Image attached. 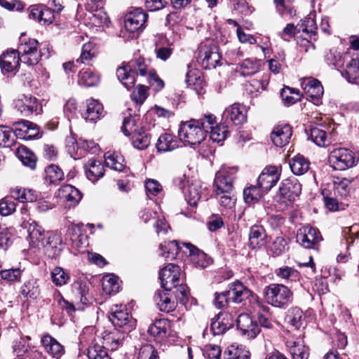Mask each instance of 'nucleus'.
Here are the masks:
<instances>
[{
	"label": "nucleus",
	"mask_w": 359,
	"mask_h": 359,
	"mask_svg": "<svg viewBox=\"0 0 359 359\" xmlns=\"http://www.w3.org/2000/svg\"><path fill=\"white\" fill-rule=\"evenodd\" d=\"M72 293L74 301L82 306H88L92 304L93 297L89 293V286L87 282L78 280L72 285Z\"/></svg>",
	"instance_id": "412c9836"
},
{
	"label": "nucleus",
	"mask_w": 359,
	"mask_h": 359,
	"mask_svg": "<svg viewBox=\"0 0 359 359\" xmlns=\"http://www.w3.org/2000/svg\"><path fill=\"white\" fill-rule=\"evenodd\" d=\"M263 191L258 185H251L243 190V198L248 205L257 203L262 196Z\"/></svg>",
	"instance_id": "3c124183"
},
{
	"label": "nucleus",
	"mask_w": 359,
	"mask_h": 359,
	"mask_svg": "<svg viewBox=\"0 0 359 359\" xmlns=\"http://www.w3.org/2000/svg\"><path fill=\"white\" fill-rule=\"evenodd\" d=\"M221 59L219 48L215 44L201 43L199 46L197 61L203 68L214 69L219 65Z\"/></svg>",
	"instance_id": "0eeeda50"
},
{
	"label": "nucleus",
	"mask_w": 359,
	"mask_h": 359,
	"mask_svg": "<svg viewBox=\"0 0 359 359\" xmlns=\"http://www.w3.org/2000/svg\"><path fill=\"white\" fill-rule=\"evenodd\" d=\"M20 292L27 299H37L40 294L39 280L34 278L27 280L22 285Z\"/></svg>",
	"instance_id": "58836bf2"
},
{
	"label": "nucleus",
	"mask_w": 359,
	"mask_h": 359,
	"mask_svg": "<svg viewBox=\"0 0 359 359\" xmlns=\"http://www.w3.org/2000/svg\"><path fill=\"white\" fill-rule=\"evenodd\" d=\"M41 342L46 353L50 355L53 358L59 359L64 355V346L50 334H47L43 335L41 338Z\"/></svg>",
	"instance_id": "c756f323"
},
{
	"label": "nucleus",
	"mask_w": 359,
	"mask_h": 359,
	"mask_svg": "<svg viewBox=\"0 0 359 359\" xmlns=\"http://www.w3.org/2000/svg\"><path fill=\"white\" fill-rule=\"evenodd\" d=\"M301 191L302 185L297 179H285L281 182L275 199L278 203L287 205L294 201Z\"/></svg>",
	"instance_id": "6e6552de"
},
{
	"label": "nucleus",
	"mask_w": 359,
	"mask_h": 359,
	"mask_svg": "<svg viewBox=\"0 0 359 359\" xmlns=\"http://www.w3.org/2000/svg\"><path fill=\"white\" fill-rule=\"evenodd\" d=\"M227 295L229 296L231 302L233 303H241L247 299L251 303L252 296H255V294L246 287L243 283L237 281L229 285V289L227 290Z\"/></svg>",
	"instance_id": "aec40b11"
},
{
	"label": "nucleus",
	"mask_w": 359,
	"mask_h": 359,
	"mask_svg": "<svg viewBox=\"0 0 359 359\" xmlns=\"http://www.w3.org/2000/svg\"><path fill=\"white\" fill-rule=\"evenodd\" d=\"M341 69L342 76L349 83H357L359 79V53H344Z\"/></svg>",
	"instance_id": "f8f14e48"
},
{
	"label": "nucleus",
	"mask_w": 359,
	"mask_h": 359,
	"mask_svg": "<svg viewBox=\"0 0 359 359\" xmlns=\"http://www.w3.org/2000/svg\"><path fill=\"white\" fill-rule=\"evenodd\" d=\"M209 133L210 137L213 142H221L226 139L228 134V130L226 126L224 125L216 124Z\"/></svg>",
	"instance_id": "338daca9"
},
{
	"label": "nucleus",
	"mask_w": 359,
	"mask_h": 359,
	"mask_svg": "<svg viewBox=\"0 0 359 359\" xmlns=\"http://www.w3.org/2000/svg\"><path fill=\"white\" fill-rule=\"evenodd\" d=\"M45 180L50 184H57L64 179V172L57 165L51 164L45 169Z\"/></svg>",
	"instance_id": "8fccbe9b"
},
{
	"label": "nucleus",
	"mask_w": 359,
	"mask_h": 359,
	"mask_svg": "<svg viewBox=\"0 0 359 359\" xmlns=\"http://www.w3.org/2000/svg\"><path fill=\"white\" fill-rule=\"evenodd\" d=\"M156 147L158 151H170L178 147V140L173 135L165 133L158 137Z\"/></svg>",
	"instance_id": "4c0bfd02"
},
{
	"label": "nucleus",
	"mask_w": 359,
	"mask_h": 359,
	"mask_svg": "<svg viewBox=\"0 0 359 359\" xmlns=\"http://www.w3.org/2000/svg\"><path fill=\"white\" fill-rule=\"evenodd\" d=\"M17 155L18 158L25 166L34 169L36 163V158L34 154L26 147H20L18 149Z\"/></svg>",
	"instance_id": "09e8293b"
},
{
	"label": "nucleus",
	"mask_w": 359,
	"mask_h": 359,
	"mask_svg": "<svg viewBox=\"0 0 359 359\" xmlns=\"http://www.w3.org/2000/svg\"><path fill=\"white\" fill-rule=\"evenodd\" d=\"M292 128L288 124H280L274 127L271 139L273 143L279 147H283L289 143L292 137Z\"/></svg>",
	"instance_id": "393cba45"
},
{
	"label": "nucleus",
	"mask_w": 359,
	"mask_h": 359,
	"mask_svg": "<svg viewBox=\"0 0 359 359\" xmlns=\"http://www.w3.org/2000/svg\"><path fill=\"white\" fill-rule=\"evenodd\" d=\"M20 56L17 50H7L0 57V67L2 71L13 72L19 66Z\"/></svg>",
	"instance_id": "c85d7f7f"
},
{
	"label": "nucleus",
	"mask_w": 359,
	"mask_h": 359,
	"mask_svg": "<svg viewBox=\"0 0 359 359\" xmlns=\"http://www.w3.org/2000/svg\"><path fill=\"white\" fill-rule=\"evenodd\" d=\"M236 170L234 168H222L215 174L214 187L215 194L219 196L222 193L231 192L233 187Z\"/></svg>",
	"instance_id": "9b49d317"
},
{
	"label": "nucleus",
	"mask_w": 359,
	"mask_h": 359,
	"mask_svg": "<svg viewBox=\"0 0 359 359\" xmlns=\"http://www.w3.org/2000/svg\"><path fill=\"white\" fill-rule=\"evenodd\" d=\"M137 119L136 115L132 116L131 114H129V116L124 117L121 130L126 136L130 137L140 130V128H139L136 124Z\"/></svg>",
	"instance_id": "13d9d810"
},
{
	"label": "nucleus",
	"mask_w": 359,
	"mask_h": 359,
	"mask_svg": "<svg viewBox=\"0 0 359 359\" xmlns=\"http://www.w3.org/2000/svg\"><path fill=\"white\" fill-rule=\"evenodd\" d=\"M237 327L248 339H254L260 332L259 325L248 313H241L237 318Z\"/></svg>",
	"instance_id": "6ab92c4d"
},
{
	"label": "nucleus",
	"mask_w": 359,
	"mask_h": 359,
	"mask_svg": "<svg viewBox=\"0 0 359 359\" xmlns=\"http://www.w3.org/2000/svg\"><path fill=\"white\" fill-rule=\"evenodd\" d=\"M104 345L95 344L88 349V359H111Z\"/></svg>",
	"instance_id": "e2e57ef3"
},
{
	"label": "nucleus",
	"mask_w": 359,
	"mask_h": 359,
	"mask_svg": "<svg viewBox=\"0 0 359 359\" xmlns=\"http://www.w3.org/2000/svg\"><path fill=\"white\" fill-rule=\"evenodd\" d=\"M233 326L230 315L228 313H219L212 319L209 328L203 331V336L208 335L209 333L214 336L224 334Z\"/></svg>",
	"instance_id": "dca6fc26"
},
{
	"label": "nucleus",
	"mask_w": 359,
	"mask_h": 359,
	"mask_svg": "<svg viewBox=\"0 0 359 359\" xmlns=\"http://www.w3.org/2000/svg\"><path fill=\"white\" fill-rule=\"evenodd\" d=\"M280 172L278 167L269 165L266 167L259 175L257 185L264 191H269L280 179Z\"/></svg>",
	"instance_id": "a211bd4d"
},
{
	"label": "nucleus",
	"mask_w": 359,
	"mask_h": 359,
	"mask_svg": "<svg viewBox=\"0 0 359 359\" xmlns=\"http://www.w3.org/2000/svg\"><path fill=\"white\" fill-rule=\"evenodd\" d=\"M79 76V83L85 86H93L100 81V76L89 69H82Z\"/></svg>",
	"instance_id": "6e6d98bb"
},
{
	"label": "nucleus",
	"mask_w": 359,
	"mask_h": 359,
	"mask_svg": "<svg viewBox=\"0 0 359 359\" xmlns=\"http://www.w3.org/2000/svg\"><path fill=\"white\" fill-rule=\"evenodd\" d=\"M222 116L234 125H241L246 121L247 109L243 104L234 103L224 110Z\"/></svg>",
	"instance_id": "b1692460"
},
{
	"label": "nucleus",
	"mask_w": 359,
	"mask_h": 359,
	"mask_svg": "<svg viewBox=\"0 0 359 359\" xmlns=\"http://www.w3.org/2000/svg\"><path fill=\"white\" fill-rule=\"evenodd\" d=\"M122 306L115 305L111 308L109 320L114 325V328L119 327L121 331L128 334L135 329L136 320L126 310L121 309Z\"/></svg>",
	"instance_id": "1a4fd4ad"
},
{
	"label": "nucleus",
	"mask_w": 359,
	"mask_h": 359,
	"mask_svg": "<svg viewBox=\"0 0 359 359\" xmlns=\"http://www.w3.org/2000/svg\"><path fill=\"white\" fill-rule=\"evenodd\" d=\"M266 243V233L262 226L253 225L250 229L249 245L252 249H259Z\"/></svg>",
	"instance_id": "2f4dec72"
},
{
	"label": "nucleus",
	"mask_w": 359,
	"mask_h": 359,
	"mask_svg": "<svg viewBox=\"0 0 359 359\" xmlns=\"http://www.w3.org/2000/svg\"><path fill=\"white\" fill-rule=\"evenodd\" d=\"M259 69V62L256 59L247 58L238 66L236 71L242 76H251Z\"/></svg>",
	"instance_id": "c03bdc74"
},
{
	"label": "nucleus",
	"mask_w": 359,
	"mask_h": 359,
	"mask_svg": "<svg viewBox=\"0 0 359 359\" xmlns=\"http://www.w3.org/2000/svg\"><path fill=\"white\" fill-rule=\"evenodd\" d=\"M250 353L242 346L232 344L224 353V359H249Z\"/></svg>",
	"instance_id": "a18cd8bd"
},
{
	"label": "nucleus",
	"mask_w": 359,
	"mask_h": 359,
	"mask_svg": "<svg viewBox=\"0 0 359 359\" xmlns=\"http://www.w3.org/2000/svg\"><path fill=\"white\" fill-rule=\"evenodd\" d=\"M180 268L174 264H168L159 271L161 287L166 291H170L176 284L180 283Z\"/></svg>",
	"instance_id": "4468645a"
},
{
	"label": "nucleus",
	"mask_w": 359,
	"mask_h": 359,
	"mask_svg": "<svg viewBox=\"0 0 359 359\" xmlns=\"http://www.w3.org/2000/svg\"><path fill=\"white\" fill-rule=\"evenodd\" d=\"M276 274L278 278L288 282H296L299 280L300 278L299 273L296 269L287 266L277 269Z\"/></svg>",
	"instance_id": "4d7b16f0"
},
{
	"label": "nucleus",
	"mask_w": 359,
	"mask_h": 359,
	"mask_svg": "<svg viewBox=\"0 0 359 359\" xmlns=\"http://www.w3.org/2000/svg\"><path fill=\"white\" fill-rule=\"evenodd\" d=\"M136 72H139L142 76L147 74V65L142 57L131 61L128 65L118 67L116 69V76L122 84L129 90L134 86Z\"/></svg>",
	"instance_id": "f03ea898"
},
{
	"label": "nucleus",
	"mask_w": 359,
	"mask_h": 359,
	"mask_svg": "<svg viewBox=\"0 0 359 359\" xmlns=\"http://www.w3.org/2000/svg\"><path fill=\"white\" fill-rule=\"evenodd\" d=\"M174 182L183 192L187 203L191 206H196L202 195V185L200 181L189 182L185 175L175 178Z\"/></svg>",
	"instance_id": "20e7f679"
},
{
	"label": "nucleus",
	"mask_w": 359,
	"mask_h": 359,
	"mask_svg": "<svg viewBox=\"0 0 359 359\" xmlns=\"http://www.w3.org/2000/svg\"><path fill=\"white\" fill-rule=\"evenodd\" d=\"M86 177L91 182H95L102 177L104 173L102 163L95 158L88 161L84 165Z\"/></svg>",
	"instance_id": "473e14b6"
},
{
	"label": "nucleus",
	"mask_w": 359,
	"mask_h": 359,
	"mask_svg": "<svg viewBox=\"0 0 359 359\" xmlns=\"http://www.w3.org/2000/svg\"><path fill=\"white\" fill-rule=\"evenodd\" d=\"M170 327V321L165 318L156 320L149 327L147 333L156 341H161L167 337Z\"/></svg>",
	"instance_id": "bb28decb"
},
{
	"label": "nucleus",
	"mask_w": 359,
	"mask_h": 359,
	"mask_svg": "<svg viewBox=\"0 0 359 359\" xmlns=\"http://www.w3.org/2000/svg\"><path fill=\"white\" fill-rule=\"evenodd\" d=\"M127 334L117 328L106 330L102 334L104 346L111 351H116L123 345Z\"/></svg>",
	"instance_id": "5701e85b"
},
{
	"label": "nucleus",
	"mask_w": 359,
	"mask_h": 359,
	"mask_svg": "<svg viewBox=\"0 0 359 359\" xmlns=\"http://www.w3.org/2000/svg\"><path fill=\"white\" fill-rule=\"evenodd\" d=\"M187 68L189 70L186 74L187 84L191 87L198 95L203 94L205 83L201 72L196 69L191 68L190 64L187 65Z\"/></svg>",
	"instance_id": "a878e982"
},
{
	"label": "nucleus",
	"mask_w": 359,
	"mask_h": 359,
	"mask_svg": "<svg viewBox=\"0 0 359 359\" xmlns=\"http://www.w3.org/2000/svg\"><path fill=\"white\" fill-rule=\"evenodd\" d=\"M310 138L319 147H327L331 143L330 136L321 126L313 127L310 129Z\"/></svg>",
	"instance_id": "a19ab883"
},
{
	"label": "nucleus",
	"mask_w": 359,
	"mask_h": 359,
	"mask_svg": "<svg viewBox=\"0 0 359 359\" xmlns=\"http://www.w3.org/2000/svg\"><path fill=\"white\" fill-rule=\"evenodd\" d=\"M302 87L305 93L313 99H318L323 94V88L316 79H304L302 82Z\"/></svg>",
	"instance_id": "c9c22d12"
},
{
	"label": "nucleus",
	"mask_w": 359,
	"mask_h": 359,
	"mask_svg": "<svg viewBox=\"0 0 359 359\" xmlns=\"http://www.w3.org/2000/svg\"><path fill=\"white\" fill-rule=\"evenodd\" d=\"M280 97L285 105H291L300 100L298 90L287 86L284 87L280 92Z\"/></svg>",
	"instance_id": "052dcab7"
},
{
	"label": "nucleus",
	"mask_w": 359,
	"mask_h": 359,
	"mask_svg": "<svg viewBox=\"0 0 359 359\" xmlns=\"http://www.w3.org/2000/svg\"><path fill=\"white\" fill-rule=\"evenodd\" d=\"M292 359H308L309 348L304 344L303 334L292 335L285 342Z\"/></svg>",
	"instance_id": "f3484780"
},
{
	"label": "nucleus",
	"mask_w": 359,
	"mask_h": 359,
	"mask_svg": "<svg viewBox=\"0 0 359 359\" xmlns=\"http://www.w3.org/2000/svg\"><path fill=\"white\" fill-rule=\"evenodd\" d=\"M159 250L161 251L160 255L166 259H172L178 254L179 245L176 241L165 242L159 245Z\"/></svg>",
	"instance_id": "864d4df0"
},
{
	"label": "nucleus",
	"mask_w": 359,
	"mask_h": 359,
	"mask_svg": "<svg viewBox=\"0 0 359 359\" xmlns=\"http://www.w3.org/2000/svg\"><path fill=\"white\" fill-rule=\"evenodd\" d=\"M22 272L20 267L0 270V277L7 283L20 282Z\"/></svg>",
	"instance_id": "bf43d9fd"
},
{
	"label": "nucleus",
	"mask_w": 359,
	"mask_h": 359,
	"mask_svg": "<svg viewBox=\"0 0 359 359\" xmlns=\"http://www.w3.org/2000/svg\"><path fill=\"white\" fill-rule=\"evenodd\" d=\"M16 136L24 139L31 140L36 138L39 134V129L36 124L26 120L14 123Z\"/></svg>",
	"instance_id": "cd10ccee"
},
{
	"label": "nucleus",
	"mask_w": 359,
	"mask_h": 359,
	"mask_svg": "<svg viewBox=\"0 0 359 359\" xmlns=\"http://www.w3.org/2000/svg\"><path fill=\"white\" fill-rule=\"evenodd\" d=\"M38 46V41L34 39L22 42L17 50L20 56V61L27 65L38 64L41 56Z\"/></svg>",
	"instance_id": "9d476101"
},
{
	"label": "nucleus",
	"mask_w": 359,
	"mask_h": 359,
	"mask_svg": "<svg viewBox=\"0 0 359 359\" xmlns=\"http://www.w3.org/2000/svg\"><path fill=\"white\" fill-rule=\"evenodd\" d=\"M289 323L295 330H299L303 326L305 316L303 311L298 307L292 308L287 316Z\"/></svg>",
	"instance_id": "5fc2aeb1"
},
{
	"label": "nucleus",
	"mask_w": 359,
	"mask_h": 359,
	"mask_svg": "<svg viewBox=\"0 0 359 359\" xmlns=\"http://www.w3.org/2000/svg\"><path fill=\"white\" fill-rule=\"evenodd\" d=\"M11 194L14 199L22 203L33 202L37 198L34 190L19 187L11 189Z\"/></svg>",
	"instance_id": "ea45409f"
},
{
	"label": "nucleus",
	"mask_w": 359,
	"mask_h": 359,
	"mask_svg": "<svg viewBox=\"0 0 359 359\" xmlns=\"http://www.w3.org/2000/svg\"><path fill=\"white\" fill-rule=\"evenodd\" d=\"M147 19V14L142 8H136L125 16V30L121 32L123 37L128 39L136 37V32L143 27Z\"/></svg>",
	"instance_id": "423d86ee"
},
{
	"label": "nucleus",
	"mask_w": 359,
	"mask_h": 359,
	"mask_svg": "<svg viewBox=\"0 0 359 359\" xmlns=\"http://www.w3.org/2000/svg\"><path fill=\"white\" fill-rule=\"evenodd\" d=\"M184 245L189 252L191 261L196 266L205 268L211 264V258L196 246L191 243H184Z\"/></svg>",
	"instance_id": "7c9ffc66"
},
{
	"label": "nucleus",
	"mask_w": 359,
	"mask_h": 359,
	"mask_svg": "<svg viewBox=\"0 0 359 359\" xmlns=\"http://www.w3.org/2000/svg\"><path fill=\"white\" fill-rule=\"evenodd\" d=\"M27 232L29 238L30 245L33 247L40 248L43 245L46 233L43 229L36 222H32L29 224Z\"/></svg>",
	"instance_id": "72a5a7b5"
},
{
	"label": "nucleus",
	"mask_w": 359,
	"mask_h": 359,
	"mask_svg": "<svg viewBox=\"0 0 359 359\" xmlns=\"http://www.w3.org/2000/svg\"><path fill=\"white\" fill-rule=\"evenodd\" d=\"M57 196L68 208L74 207L81 199V194L74 187L70 184L62 185L57 191Z\"/></svg>",
	"instance_id": "4be33fe9"
},
{
	"label": "nucleus",
	"mask_w": 359,
	"mask_h": 359,
	"mask_svg": "<svg viewBox=\"0 0 359 359\" xmlns=\"http://www.w3.org/2000/svg\"><path fill=\"white\" fill-rule=\"evenodd\" d=\"M13 130L7 126H0V147H10L15 143V137Z\"/></svg>",
	"instance_id": "680f3d73"
},
{
	"label": "nucleus",
	"mask_w": 359,
	"mask_h": 359,
	"mask_svg": "<svg viewBox=\"0 0 359 359\" xmlns=\"http://www.w3.org/2000/svg\"><path fill=\"white\" fill-rule=\"evenodd\" d=\"M104 109L97 100L91 99L87 101L86 112L84 118L87 121H95L103 116Z\"/></svg>",
	"instance_id": "e433bc0d"
},
{
	"label": "nucleus",
	"mask_w": 359,
	"mask_h": 359,
	"mask_svg": "<svg viewBox=\"0 0 359 359\" xmlns=\"http://www.w3.org/2000/svg\"><path fill=\"white\" fill-rule=\"evenodd\" d=\"M309 161L300 154L294 156L290 163V169L296 175L306 173L309 169Z\"/></svg>",
	"instance_id": "37998d69"
},
{
	"label": "nucleus",
	"mask_w": 359,
	"mask_h": 359,
	"mask_svg": "<svg viewBox=\"0 0 359 359\" xmlns=\"http://www.w3.org/2000/svg\"><path fill=\"white\" fill-rule=\"evenodd\" d=\"M13 198L6 196L0 201V214L4 216H8L15 212L16 204L13 201Z\"/></svg>",
	"instance_id": "69168bd1"
},
{
	"label": "nucleus",
	"mask_w": 359,
	"mask_h": 359,
	"mask_svg": "<svg viewBox=\"0 0 359 359\" xmlns=\"http://www.w3.org/2000/svg\"><path fill=\"white\" fill-rule=\"evenodd\" d=\"M102 290L106 294L111 295L119 291L118 277L113 274H107L102 278Z\"/></svg>",
	"instance_id": "49530a36"
},
{
	"label": "nucleus",
	"mask_w": 359,
	"mask_h": 359,
	"mask_svg": "<svg viewBox=\"0 0 359 359\" xmlns=\"http://www.w3.org/2000/svg\"><path fill=\"white\" fill-rule=\"evenodd\" d=\"M138 359H159L157 351L151 344L143 345L139 351Z\"/></svg>",
	"instance_id": "774afa93"
},
{
	"label": "nucleus",
	"mask_w": 359,
	"mask_h": 359,
	"mask_svg": "<svg viewBox=\"0 0 359 359\" xmlns=\"http://www.w3.org/2000/svg\"><path fill=\"white\" fill-rule=\"evenodd\" d=\"M104 159L106 165L112 170L121 172L126 167L124 158L119 154L107 152L104 154Z\"/></svg>",
	"instance_id": "de8ad7c7"
},
{
	"label": "nucleus",
	"mask_w": 359,
	"mask_h": 359,
	"mask_svg": "<svg viewBox=\"0 0 359 359\" xmlns=\"http://www.w3.org/2000/svg\"><path fill=\"white\" fill-rule=\"evenodd\" d=\"M178 137L181 141L191 145L198 144L205 138V131L202 130L199 121L194 119L180 124Z\"/></svg>",
	"instance_id": "7ed1b4c3"
},
{
	"label": "nucleus",
	"mask_w": 359,
	"mask_h": 359,
	"mask_svg": "<svg viewBox=\"0 0 359 359\" xmlns=\"http://www.w3.org/2000/svg\"><path fill=\"white\" fill-rule=\"evenodd\" d=\"M168 291H156L154 295V301L158 309L163 312L172 311L177 305V302L172 299Z\"/></svg>",
	"instance_id": "f704fd0d"
},
{
	"label": "nucleus",
	"mask_w": 359,
	"mask_h": 359,
	"mask_svg": "<svg viewBox=\"0 0 359 359\" xmlns=\"http://www.w3.org/2000/svg\"><path fill=\"white\" fill-rule=\"evenodd\" d=\"M130 141L135 148L145 149L150 144L151 135L142 128L130 136Z\"/></svg>",
	"instance_id": "79ce46f5"
},
{
	"label": "nucleus",
	"mask_w": 359,
	"mask_h": 359,
	"mask_svg": "<svg viewBox=\"0 0 359 359\" xmlns=\"http://www.w3.org/2000/svg\"><path fill=\"white\" fill-rule=\"evenodd\" d=\"M358 159L355 154L346 148H337L331 151L329 162L332 168L337 170H345L355 166Z\"/></svg>",
	"instance_id": "39448f33"
},
{
	"label": "nucleus",
	"mask_w": 359,
	"mask_h": 359,
	"mask_svg": "<svg viewBox=\"0 0 359 359\" xmlns=\"http://www.w3.org/2000/svg\"><path fill=\"white\" fill-rule=\"evenodd\" d=\"M15 109L25 116L35 114H39L42 110L37 99L32 95H20L13 101Z\"/></svg>",
	"instance_id": "ddd939ff"
},
{
	"label": "nucleus",
	"mask_w": 359,
	"mask_h": 359,
	"mask_svg": "<svg viewBox=\"0 0 359 359\" xmlns=\"http://www.w3.org/2000/svg\"><path fill=\"white\" fill-rule=\"evenodd\" d=\"M343 57L344 54L342 55L335 48H332L325 55V60L328 65H332L339 69L342 65Z\"/></svg>",
	"instance_id": "0e129e2a"
},
{
	"label": "nucleus",
	"mask_w": 359,
	"mask_h": 359,
	"mask_svg": "<svg viewBox=\"0 0 359 359\" xmlns=\"http://www.w3.org/2000/svg\"><path fill=\"white\" fill-rule=\"evenodd\" d=\"M321 240L320 231L312 226H303L297 233V242L305 248H314Z\"/></svg>",
	"instance_id": "2eb2a0df"
},
{
	"label": "nucleus",
	"mask_w": 359,
	"mask_h": 359,
	"mask_svg": "<svg viewBox=\"0 0 359 359\" xmlns=\"http://www.w3.org/2000/svg\"><path fill=\"white\" fill-rule=\"evenodd\" d=\"M276 11L285 18H292L296 14L292 0H273Z\"/></svg>",
	"instance_id": "603ef678"
},
{
	"label": "nucleus",
	"mask_w": 359,
	"mask_h": 359,
	"mask_svg": "<svg viewBox=\"0 0 359 359\" xmlns=\"http://www.w3.org/2000/svg\"><path fill=\"white\" fill-rule=\"evenodd\" d=\"M264 296L266 303L279 309L287 307L293 300L292 292L283 284L271 283L265 287Z\"/></svg>",
	"instance_id": "f257e3e1"
}]
</instances>
